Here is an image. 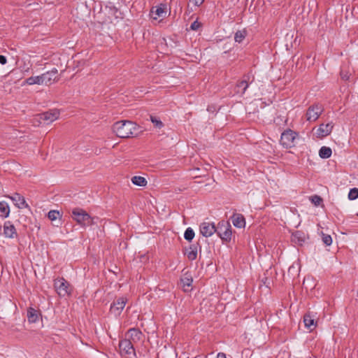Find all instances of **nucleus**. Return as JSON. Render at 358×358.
<instances>
[{"label":"nucleus","instance_id":"obj_8","mask_svg":"<svg viewBox=\"0 0 358 358\" xmlns=\"http://www.w3.org/2000/svg\"><path fill=\"white\" fill-rule=\"evenodd\" d=\"M127 299L124 297H120L116 301H115L111 305L110 308V311L112 314L115 316H118L121 314L122 310L125 307L127 303Z\"/></svg>","mask_w":358,"mask_h":358},{"label":"nucleus","instance_id":"obj_4","mask_svg":"<svg viewBox=\"0 0 358 358\" xmlns=\"http://www.w3.org/2000/svg\"><path fill=\"white\" fill-rule=\"evenodd\" d=\"M219 237L226 242H229L231 239L232 231L231 227L229 222L221 221L216 227V231Z\"/></svg>","mask_w":358,"mask_h":358},{"label":"nucleus","instance_id":"obj_19","mask_svg":"<svg viewBox=\"0 0 358 358\" xmlns=\"http://www.w3.org/2000/svg\"><path fill=\"white\" fill-rule=\"evenodd\" d=\"M303 322L305 327L310 331H313L316 327L314 317L310 313H307L303 316Z\"/></svg>","mask_w":358,"mask_h":358},{"label":"nucleus","instance_id":"obj_29","mask_svg":"<svg viewBox=\"0 0 358 358\" xmlns=\"http://www.w3.org/2000/svg\"><path fill=\"white\" fill-rule=\"evenodd\" d=\"M150 120L153 123L155 127L161 129L164 127L163 122L155 116H150Z\"/></svg>","mask_w":358,"mask_h":358},{"label":"nucleus","instance_id":"obj_14","mask_svg":"<svg viewBox=\"0 0 358 358\" xmlns=\"http://www.w3.org/2000/svg\"><path fill=\"white\" fill-rule=\"evenodd\" d=\"M7 197H8L10 199H11L15 203V205L17 208H29V206L27 204V203L26 202L24 196H21L20 194L15 193V194H14V195L7 196Z\"/></svg>","mask_w":358,"mask_h":358},{"label":"nucleus","instance_id":"obj_25","mask_svg":"<svg viewBox=\"0 0 358 358\" xmlns=\"http://www.w3.org/2000/svg\"><path fill=\"white\" fill-rule=\"evenodd\" d=\"M131 181L134 185L141 187L145 186L147 184L145 178L142 176H134Z\"/></svg>","mask_w":358,"mask_h":358},{"label":"nucleus","instance_id":"obj_11","mask_svg":"<svg viewBox=\"0 0 358 358\" xmlns=\"http://www.w3.org/2000/svg\"><path fill=\"white\" fill-rule=\"evenodd\" d=\"M166 13L167 8L165 4H160L159 6L153 7L151 10V15L154 20H157L159 17H164Z\"/></svg>","mask_w":358,"mask_h":358},{"label":"nucleus","instance_id":"obj_23","mask_svg":"<svg viewBox=\"0 0 358 358\" xmlns=\"http://www.w3.org/2000/svg\"><path fill=\"white\" fill-rule=\"evenodd\" d=\"M331 153V149L326 146H322L319 151V155L322 159H327L330 157Z\"/></svg>","mask_w":358,"mask_h":358},{"label":"nucleus","instance_id":"obj_21","mask_svg":"<svg viewBox=\"0 0 358 358\" xmlns=\"http://www.w3.org/2000/svg\"><path fill=\"white\" fill-rule=\"evenodd\" d=\"M0 213L1 217L3 218H6L9 216L10 207L7 202L0 201Z\"/></svg>","mask_w":358,"mask_h":358},{"label":"nucleus","instance_id":"obj_6","mask_svg":"<svg viewBox=\"0 0 358 358\" xmlns=\"http://www.w3.org/2000/svg\"><path fill=\"white\" fill-rule=\"evenodd\" d=\"M54 286L60 296H67L71 292L69 282L63 278L55 280Z\"/></svg>","mask_w":358,"mask_h":358},{"label":"nucleus","instance_id":"obj_16","mask_svg":"<svg viewBox=\"0 0 358 358\" xmlns=\"http://www.w3.org/2000/svg\"><path fill=\"white\" fill-rule=\"evenodd\" d=\"M234 227L237 228H243L245 226V220L243 215L234 213L231 217Z\"/></svg>","mask_w":358,"mask_h":358},{"label":"nucleus","instance_id":"obj_22","mask_svg":"<svg viewBox=\"0 0 358 358\" xmlns=\"http://www.w3.org/2000/svg\"><path fill=\"white\" fill-rule=\"evenodd\" d=\"M249 85L246 80L239 82L236 86V92L238 94H243Z\"/></svg>","mask_w":358,"mask_h":358},{"label":"nucleus","instance_id":"obj_34","mask_svg":"<svg viewBox=\"0 0 358 358\" xmlns=\"http://www.w3.org/2000/svg\"><path fill=\"white\" fill-rule=\"evenodd\" d=\"M182 282L184 287L185 286L189 287L192 285V279L188 278H185L182 279Z\"/></svg>","mask_w":358,"mask_h":358},{"label":"nucleus","instance_id":"obj_36","mask_svg":"<svg viewBox=\"0 0 358 358\" xmlns=\"http://www.w3.org/2000/svg\"><path fill=\"white\" fill-rule=\"evenodd\" d=\"M204 1L205 0H189V2L195 6H200Z\"/></svg>","mask_w":358,"mask_h":358},{"label":"nucleus","instance_id":"obj_1","mask_svg":"<svg viewBox=\"0 0 358 358\" xmlns=\"http://www.w3.org/2000/svg\"><path fill=\"white\" fill-rule=\"evenodd\" d=\"M58 80V71L57 69L54 68L51 71H47L40 76H31L27 78L24 83L29 85L36 84L39 85H45L48 86Z\"/></svg>","mask_w":358,"mask_h":358},{"label":"nucleus","instance_id":"obj_13","mask_svg":"<svg viewBox=\"0 0 358 358\" xmlns=\"http://www.w3.org/2000/svg\"><path fill=\"white\" fill-rule=\"evenodd\" d=\"M119 348L122 352H124L127 355L135 353L132 342L129 339L127 338L121 341L119 344Z\"/></svg>","mask_w":358,"mask_h":358},{"label":"nucleus","instance_id":"obj_39","mask_svg":"<svg viewBox=\"0 0 358 358\" xmlns=\"http://www.w3.org/2000/svg\"><path fill=\"white\" fill-rule=\"evenodd\" d=\"M195 358H201V357H196Z\"/></svg>","mask_w":358,"mask_h":358},{"label":"nucleus","instance_id":"obj_12","mask_svg":"<svg viewBox=\"0 0 358 358\" xmlns=\"http://www.w3.org/2000/svg\"><path fill=\"white\" fill-rule=\"evenodd\" d=\"M334 127V124L332 122H329L327 124H321L318 129H317V136L318 137L322 138L328 136L331 134Z\"/></svg>","mask_w":358,"mask_h":358},{"label":"nucleus","instance_id":"obj_26","mask_svg":"<svg viewBox=\"0 0 358 358\" xmlns=\"http://www.w3.org/2000/svg\"><path fill=\"white\" fill-rule=\"evenodd\" d=\"M246 32L244 30H239L235 33L234 40L236 42L241 43L245 38Z\"/></svg>","mask_w":358,"mask_h":358},{"label":"nucleus","instance_id":"obj_31","mask_svg":"<svg viewBox=\"0 0 358 358\" xmlns=\"http://www.w3.org/2000/svg\"><path fill=\"white\" fill-rule=\"evenodd\" d=\"M358 197V189L353 188L350 190L348 198L350 200H355Z\"/></svg>","mask_w":358,"mask_h":358},{"label":"nucleus","instance_id":"obj_9","mask_svg":"<svg viewBox=\"0 0 358 358\" xmlns=\"http://www.w3.org/2000/svg\"><path fill=\"white\" fill-rule=\"evenodd\" d=\"M59 116V111L56 109L50 110L38 115L40 120H43L45 124H50L54 122L58 119Z\"/></svg>","mask_w":358,"mask_h":358},{"label":"nucleus","instance_id":"obj_35","mask_svg":"<svg viewBox=\"0 0 358 358\" xmlns=\"http://www.w3.org/2000/svg\"><path fill=\"white\" fill-rule=\"evenodd\" d=\"M201 27V24L198 21H194L190 26V29L194 31H196L199 29V28Z\"/></svg>","mask_w":358,"mask_h":358},{"label":"nucleus","instance_id":"obj_2","mask_svg":"<svg viewBox=\"0 0 358 358\" xmlns=\"http://www.w3.org/2000/svg\"><path fill=\"white\" fill-rule=\"evenodd\" d=\"M138 126L136 123L129 121L115 122L113 126V132L120 138H129L137 134Z\"/></svg>","mask_w":358,"mask_h":358},{"label":"nucleus","instance_id":"obj_10","mask_svg":"<svg viewBox=\"0 0 358 358\" xmlns=\"http://www.w3.org/2000/svg\"><path fill=\"white\" fill-rule=\"evenodd\" d=\"M201 234L205 237L212 236L216 231V227L213 223L204 222L199 227Z\"/></svg>","mask_w":358,"mask_h":358},{"label":"nucleus","instance_id":"obj_15","mask_svg":"<svg viewBox=\"0 0 358 358\" xmlns=\"http://www.w3.org/2000/svg\"><path fill=\"white\" fill-rule=\"evenodd\" d=\"M3 235L9 238L17 236L15 227L10 221H6L3 224Z\"/></svg>","mask_w":358,"mask_h":358},{"label":"nucleus","instance_id":"obj_37","mask_svg":"<svg viewBox=\"0 0 358 358\" xmlns=\"http://www.w3.org/2000/svg\"><path fill=\"white\" fill-rule=\"evenodd\" d=\"M6 62H7V59H6V57L3 55H0V64L2 65H4L6 64Z\"/></svg>","mask_w":358,"mask_h":358},{"label":"nucleus","instance_id":"obj_24","mask_svg":"<svg viewBox=\"0 0 358 358\" xmlns=\"http://www.w3.org/2000/svg\"><path fill=\"white\" fill-rule=\"evenodd\" d=\"M27 317L29 322H35L38 320V314L36 311L34 309L30 308L27 311Z\"/></svg>","mask_w":358,"mask_h":358},{"label":"nucleus","instance_id":"obj_18","mask_svg":"<svg viewBox=\"0 0 358 358\" xmlns=\"http://www.w3.org/2000/svg\"><path fill=\"white\" fill-rule=\"evenodd\" d=\"M127 339H129L131 342H137L141 340L142 337V333L141 331L136 329H130L127 334Z\"/></svg>","mask_w":358,"mask_h":358},{"label":"nucleus","instance_id":"obj_5","mask_svg":"<svg viewBox=\"0 0 358 358\" xmlns=\"http://www.w3.org/2000/svg\"><path fill=\"white\" fill-rule=\"evenodd\" d=\"M298 134L291 129H287L281 134L280 143L286 148H290L295 145V140Z\"/></svg>","mask_w":358,"mask_h":358},{"label":"nucleus","instance_id":"obj_7","mask_svg":"<svg viewBox=\"0 0 358 358\" xmlns=\"http://www.w3.org/2000/svg\"><path fill=\"white\" fill-rule=\"evenodd\" d=\"M324 109L322 105L314 104L310 106L306 112V120L309 122H315L320 116Z\"/></svg>","mask_w":358,"mask_h":358},{"label":"nucleus","instance_id":"obj_28","mask_svg":"<svg viewBox=\"0 0 358 358\" xmlns=\"http://www.w3.org/2000/svg\"><path fill=\"white\" fill-rule=\"evenodd\" d=\"M184 237L187 241H192L194 237V232L190 227L187 228L185 231Z\"/></svg>","mask_w":358,"mask_h":358},{"label":"nucleus","instance_id":"obj_27","mask_svg":"<svg viewBox=\"0 0 358 358\" xmlns=\"http://www.w3.org/2000/svg\"><path fill=\"white\" fill-rule=\"evenodd\" d=\"M48 217L51 221H56L58 218H61L62 215L59 211L52 210L48 212Z\"/></svg>","mask_w":358,"mask_h":358},{"label":"nucleus","instance_id":"obj_20","mask_svg":"<svg viewBox=\"0 0 358 358\" xmlns=\"http://www.w3.org/2000/svg\"><path fill=\"white\" fill-rule=\"evenodd\" d=\"M197 245H192L186 249L185 255L189 260H194L197 257Z\"/></svg>","mask_w":358,"mask_h":358},{"label":"nucleus","instance_id":"obj_33","mask_svg":"<svg viewBox=\"0 0 358 358\" xmlns=\"http://www.w3.org/2000/svg\"><path fill=\"white\" fill-rule=\"evenodd\" d=\"M350 73L348 71L342 70L341 71V77L344 80H348L350 78Z\"/></svg>","mask_w":358,"mask_h":358},{"label":"nucleus","instance_id":"obj_30","mask_svg":"<svg viewBox=\"0 0 358 358\" xmlns=\"http://www.w3.org/2000/svg\"><path fill=\"white\" fill-rule=\"evenodd\" d=\"M310 201L315 206H318L322 203V199L320 196L314 195L310 197Z\"/></svg>","mask_w":358,"mask_h":358},{"label":"nucleus","instance_id":"obj_40","mask_svg":"<svg viewBox=\"0 0 358 358\" xmlns=\"http://www.w3.org/2000/svg\"><path fill=\"white\" fill-rule=\"evenodd\" d=\"M357 215H358V213H357Z\"/></svg>","mask_w":358,"mask_h":358},{"label":"nucleus","instance_id":"obj_32","mask_svg":"<svg viewBox=\"0 0 358 358\" xmlns=\"http://www.w3.org/2000/svg\"><path fill=\"white\" fill-rule=\"evenodd\" d=\"M322 241L326 245H330L332 243V238L329 235L323 234Z\"/></svg>","mask_w":358,"mask_h":358},{"label":"nucleus","instance_id":"obj_17","mask_svg":"<svg viewBox=\"0 0 358 358\" xmlns=\"http://www.w3.org/2000/svg\"><path fill=\"white\" fill-rule=\"evenodd\" d=\"M306 239V235L301 231H296L292 235V241L299 245H302L305 243Z\"/></svg>","mask_w":358,"mask_h":358},{"label":"nucleus","instance_id":"obj_38","mask_svg":"<svg viewBox=\"0 0 358 358\" xmlns=\"http://www.w3.org/2000/svg\"><path fill=\"white\" fill-rule=\"evenodd\" d=\"M217 358H227L226 355L223 352H219L217 355Z\"/></svg>","mask_w":358,"mask_h":358},{"label":"nucleus","instance_id":"obj_3","mask_svg":"<svg viewBox=\"0 0 358 358\" xmlns=\"http://www.w3.org/2000/svg\"><path fill=\"white\" fill-rule=\"evenodd\" d=\"M72 217L78 224L83 227L90 226L94 224V218L86 211L80 208L73 210Z\"/></svg>","mask_w":358,"mask_h":358}]
</instances>
